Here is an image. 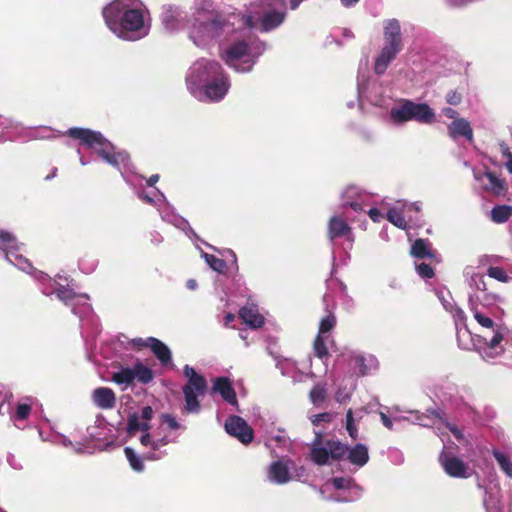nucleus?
I'll return each mask as SVG.
<instances>
[{"mask_svg": "<svg viewBox=\"0 0 512 512\" xmlns=\"http://www.w3.org/2000/svg\"><path fill=\"white\" fill-rule=\"evenodd\" d=\"M188 81L204 86L205 95L212 101L221 100L229 88L228 79L216 61L202 60L193 67Z\"/></svg>", "mask_w": 512, "mask_h": 512, "instance_id": "f257e3e1", "label": "nucleus"}, {"mask_svg": "<svg viewBox=\"0 0 512 512\" xmlns=\"http://www.w3.org/2000/svg\"><path fill=\"white\" fill-rule=\"evenodd\" d=\"M65 135L71 139L79 140L80 144L93 149L96 154L113 167H119L120 162L126 159V154L116 152L114 145L100 132L88 128H69Z\"/></svg>", "mask_w": 512, "mask_h": 512, "instance_id": "f03ea898", "label": "nucleus"}, {"mask_svg": "<svg viewBox=\"0 0 512 512\" xmlns=\"http://www.w3.org/2000/svg\"><path fill=\"white\" fill-rule=\"evenodd\" d=\"M190 37L196 43L197 40L215 38L222 34L228 25L226 17L210 9H198L187 20Z\"/></svg>", "mask_w": 512, "mask_h": 512, "instance_id": "7ed1b4c3", "label": "nucleus"}, {"mask_svg": "<svg viewBox=\"0 0 512 512\" xmlns=\"http://www.w3.org/2000/svg\"><path fill=\"white\" fill-rule=\"evenodd\" d=\"M383 38L384 45L374 62V71L377 75L384 74L389 64L404 48L401 25L397 19L393 18L385 21Z\"/></svg>", "mask_w": 512, "mask_h": 512, "instance_id": "20e7f679", "label": "nucleus"}, {"mask_svg": "<svg viewBox=\"0 0 512 512\" xmlns=\"http://www.w3.org/2000/svg\"><path fill=\"white\" fill-rule=\"evenodd\" d=\"M390 116L395 123L414 120L419 123L430 124L435 119V113L428 104L414 103L411 100H402L398 107L391 109Z\"/></svg>", "mask_w": 512, "mask_h": 512, "instance_id": "39448f33", "label": "nucleus"}, {"mask_svg": "<svg viewBox=\"0 0 512 512\" xmlns=\"http://www.w3.org/2000/svg\"><path fill=\"white\" fill-rule=\"evenodd\" d=\"M225 430L242 444L247 445L253 441V428L240 416H230L225 422Z\"/></svg>", "mask_w": 512, "mask_h": 512, "instance_id": "423d86ee", "label": "nucleus"}, {"mask_svg": "<svg viewBox=\"0 0 512 512\" xmlns=\"http://www.w3.org/2000/svg\"><path fill=\"white\" fill-rule=\"evenodd\" d=\"M439 463L447 475L453 478H468V466L458 457L449 452L442 451Z\"/></svg>", "mask_w": 512, "mask_h": 512, "instance_id": "0eeeda50", "label": "nucleus"}, {"mask_svg": "<svg viewBox=\"0 0 512 512\" xmlns=\"http://www.w3.org/2000/svg\"><path fill=\"white\" fill-rule=\"evenodd\" d=\"M125 11L126 6L120 1H114L103 9L102 15L110 30L117 31L120 29L122 15Z\"/></svg>", "mask_w": 512, "mask_h": 512, "instance_id": "6e6552de", "label": "nucleus"}, {"mask_svg": "<svg viewBox=\"0 0 512 512\" xmlns=\"http://www.w3.org/2000/svg\"><path fill=\"white\" fill-rule=\"evenodd\" d=\"M144 27V16L140 9H127L122 15V32H139Z\"/></svg>", "mask_w": 512, "mask_h": 512, "instance_id": "1a4fd4ad", "label": "nucleus"}, {"mask_svg": "<svg viewBox=\"0 0 512 512\" xmlns=\"http://www.w3.org/2000/svg\"><path fill=\"white\" fill-rule=\"evenodd\" d=\"M94 404L103 410H111L116 406V395L111 388L98 387L92 393Z\"/></svg>", "mask_w": 512, "mask_h": 512, "instance_id": "9d476101", "label": "nucleus"}, {"mask_svg": "<svg viewBox=\"0 0 512 512\" xmlns=\"http://www.w3.org/2000/svg\"><path fill=\"white\" fill-rule=\"evenodd\" d=\"M184 375L188 378V382L183 387H189L191 391L196 392L199 396H204L207 391V381L204 376L198 374L189 365H185Z\"/></svg>", "mask_w": 512, "mask_h": 512, "instance_id": "9b49d317", "label": "nucleus"}, {"mask_svg": "<svg viewBox=\"0 0 512 512\" xmlns=\"http://www.w3.org/2000/svg\"><path fill=\"white\" fill-rule=\"evenodd\" d=\"M213 391L218 392L229 404H237V397L231 381L227 377H218L214 381Z\"/></svg>", "mask_w": 512, "mask_h": 512, "instance_id": "f8f14e48", "label": "nucleus"}, {"mask_svg": "<svg viewBox=\"0 0 512 512\" xmlns=\"http://www.w3.org/2000/svg\"><path fill=\"white\" fill-rule=\"evenodd\" d=\"M269 479L277 484H285L290 481L291 476L287 463L277 460L271 463L268 471Z\"/></svg>", "mask_w": 512, "mask_h": 512, "instance_id": "ddd939ff", "label": "nucleus"}, {"mask_svg": "<svg viewBox=\"0 0 512 512\" xmlns=\"http://www.w3.org/2000/svg\"><path fill=\"white\" fill-rule=\"evenodd\" d=\"M449 135L456 139L459 136L465 137L469 142L473 141V129L465 118L455 119L449 126Z\"/></svg>", "mask_w": 512, "mask_h": 512, "instance_id": "4468645a", "label": "nucleus"}, {"mask_svg": "<svg viewBox=\"0 0 512 512\" xmlns=\"http://www.w3.org/2000/svg\"><path fill=\"white\" fill-rule=\"evenodd\" d=\"M346 459L357 467H363L369 461L367 446L357 443L353 447H348Z\"/></svg>", "mask_w": 512, "mask_h": 512, "instance_id": "2eb2a0df", "label": "nucleus"}, {"mask_svg": "<svg viewBox=\"0 0 512 512\" xmlns=\"http://www.w3.org/2000/svg\"><path fill=\"white\" fill-rule=\"evenodd\" d=\"M350 235L351 227L344 219L338 216H333L330 218L328 222V237L330 240Z\"/></svg>", "mask_w": 512, "mask_h": 512, "instance_id": "dca6fc26", "label": "nucleus"}, {"mask_svg": "<svg viewBox=\"0 0 512 512\" xmlns=\"http://www.w3.org/2000/svg\"><path fill=\"white\" fill-rule=\"evenodd\" d=\"M149 348L162 365H167L172 360V354L168 346L155 337H148Z\"/></svg>", "mask_w": 512, "mask_h": 512, "instance_id": "f3484780", "label": "nucleus"}, {"mask_svg": "<svg viewBox=\"0 0 512 512\" xmlns=\"http://www.w3.org/2000/svg\"><path fill=\"white\" fill-rule=\"evenodd\" d=\"M410 254L419 259H433L436 257V252L431 248L429 242L422 238H418L413 242Z\"/></svg>", "mask_w": 512, "mask_h": 512, "instance_id": "a211bd4d", "label": "nucleus"}, {"mask_svg": "<svg viewBox=\"0 0 512 512\" xmlns=\"http://www.w3.org/2000/svg\"><path fill=\"white\" fill-rule=\"evenodd\" d=\"M286 14L279 11H270L264 14L261 19V31L268 32L279 25H281L285 19Z\"/></svg>", "mask_w": 512, "mask_h": 512, "instance_id": "6ab92c4d", "label": "nucleus"}, {"mask_svg": "<svg viewBox=\"0 0 512 512\" xmlns=\"http://www.w3.org/2000/svg\"><path fill=\"white\" fill-rule=\"evenodd\" d=\"M249 51V45L245 41H238L232 44L225 52V61L231 65L233 61L239 60L246 56Z\"/></svg>", "mask_w": 512, "mask_h": 512, "instance_id": "aec40b11", "label": "nucleus"}, {"mask_svg": "<svg viewBox=\"0 0 512 512\" xmlns=\"http://www.w3.org/2000/svg\"><path fill=\"white\" fill-rule=\"evenodd\" d=\"M239 317L252 328H259L264 324V318L251 307H242L239 310Z\"/></svg>", "mask_w": 512, "mask_h": 512, "instance_id": "412c9836", "label": "nucleus"}, {"mask_svg": "<svg viewBox=\"0 0 512 512\" xmlns=\"http://www.w3.org/2000/svg\"><path fill=\"white\" fill-rule=\"evenodd\" d=\"M139 416L137 413L129 414L127 419V434L131 437L135 436L138 431H142L143 433H149L151 429V425L149 421L143 420V422L139 421Z\"/></svg>", "mask_w": 512, "mask_h": 512, "instance_id": "4be33fe9", "label": "nucleus"}, {"mask_svg": "<svg viewBox=\"0 0 512 512\" xmlns=\"http://www.w3.org/2000/svg\"><path fill=\"white\" fill-rule=\"evenodd\" d=\"M0 250L5 253L6 257L18 252L19 243L16 237L7 231H0Z\"/></svg>", "mask_w": 512, "mask_h": 512, "instance_id": "5701e85b", "label": "nucleus"}, {"mask_svg": "<svg viewBox=\"0 0 512 512\" xmlns=\"http://www.w3.org/2000/svg\"><path fill=\"white\" fill-rule=\"evenodd\" d=\"M325 445L329 449V455L332 460L340 461L346 459L349 446L337 440H327Z\"/></svg>", "mask_w": 512, "mask_h": 512, "instance_id": "b1692460", "label": "nucleus"}, {"mask_svg": "<svg viewBox=\"0 0 512 512\" xmlns=\"http://www.w3.org/2000/svg\"><path fill=\"white\" fill-rule=\"evenodd\" d=\"M134 380H137L141 384H148L154 378V372L151 368L145 366L141 362H137L133 366Z\"/></svg>", "mask_w": 512, "mask_h": 512, "instance_id": "393cba45", "label": "nucleus"}, {"mask_svg": "<svg viewBox=\"0 0 512 512\" xmlns=\"http://www.w3.org/2000/svg\"><path fill=\"white\" fill-rule=\"evenodd\" d=\"M511 216L512 206L509 205H496L491 210V220L497 224L507 222Z\"/></svg>", "mask_w": 512, "mask_h": 512, "instance_id": "a878e982", "label": "nucleus"}, {"mask_svg": "<svg viewBox=\"0 0 512 512\" xmlns=\"http://www.w3.org/2000/svg\"><path fill=\"white\" fill-rule=\"evenodd\" d=\"M488 182L485 184V189L495 195H500L505 190L504 180L498 178L493 172H486L484 174Z\"/></svg>", "mask_w": 512, "mask_h": 512, "instance_id": "bb28decb", "label": "nucleus"}, {"mask_svg": "<svg viewBox=\"0 0 512 512\" xmlns=\"http://www.w3.org/2000/svg\"><path fill=\"white\" fill-rule=\"evenodd\" d=\"M183 394L185 399L184 410L187 413H198L200 411V402L197 399L198 394L191 391L189 387H183Z\"/></svg>", "mask_w": 512, "mask_h": 512, "instance_id": "cd10ccee", "label": "nucleus"}, {"mask_svg": "<svg viewBox=\"0 0 512 512\" xmlns=\"http://www.w3.org/2000/svg\"><path fill=\"white\" fill-rule=\"evenodd\" d=\"M112 381L118 385H132L134 382L133 367H123L112 374Z\"/></svg>", "mask_w": 512, "mask_h": 512, "instance_id": "c85d7f7f", "label": "nucleus"}, {"mask_svg": "<svg viewBox=\"0 0 512 512\" xmlns=\"http://www.w3.org/2000/svg\"><path fill=\"white\" fill-rule=\"evenodd\" d=\"M313 351L314 355L323 362H325L330 357V353L325 343V339L322 335L317 334V336L315 337L313 342Z\"/></svg>", "mask_w": 512, "mask_h": 512, "instance_id": "c756f323", "label": "nucleus"}, {"mask_svg": "<svg viewBox=\"0 0 512 512\" xmlns=\"http://www.w3.org/2000/svg\"><path fill=\"white\" fill-rule=\"evenodd\" d=\"M330 458L329 449L325 447H312L311 448V459L317 465H325L328 463Z\"/></svg>", "mask_w": 512, "mask_h": 512, "instance_id": "7c9ffc66", "label": "nucleus"}, {"mask_svg": "<svg viewBox=\"0 0 512 512\" xmlns=\"http://www.w3.org/2000/svg\"><path fill=\"white\" fill-rule=\"evenodd\" d=\"M387 219L398 228L405 229L407 227V222L403 212L397 208H391L388 210Z\"/></svg>", "mask_w": 512, "mask_h": 512, "instance_id": "2f4dec72", "label": "nucleus"}, {"mask_svg": "<svg viewBox=\"0 0 512 512\" xmlns=\"http://www.w3.org/2000/svg\"><path fill=\"white\" fill-rule=\"evenodd\" d=\"M125 456L131 466V468L136 472H142L144 470V464L142 459L136 455L135 451L130 448L126 447L124 449Z\"/></svg>", "mask_w": 512, "mask_h": 512, "instance_id": "473e14b6", "label": "nucleus"}, {"mask_svg": "<svg viewBox=\"0 0 512 512\" xmlns=\"http://www.w3.org/2000/svg\"><path fill=\"white\" fill-rule=\"evenodd\" d=\"M309 397H310L311 402L314 405H318V404L324 402V400L327 397V390H326L325 385L316 384L315 386H313V388L311 389V391L309 393Z\"/></svg>", "mask_w": 512, "mask_h": 512, "instance_id": "72a5a7b5", "label": "nucleus"}, {"mask_svg": "<svg viewBox=\"0 0 512 512\" xmlns=\"http://www.w3.org/2000/svg\"><path fill=\"white\" fill-rule=\"evenodd\" d=\"M204 259L206 261V263L209 265V267L218 272V273H224L227 265H226V262L221 259V258H218L216 257L215 255H212V254H209V253H204Z\"/></svg>", "mask_w": 512, "mask_h": 512, "instance_id": "f704fd0d", "label": "nucleus"}, {"mask_svg": "<svg viewBox=\"0 0 512 512\" xmlns=\"http://www.w3.org/2000/svg\"><path fill=\"white\" fill-rule=\"evenodd\" d=\"M493 456L497 460L502 471L510 478H512V462L509 457L499 451H494Z\"/></svg>", "mask_w": 512, "mask_h": 512, "instance_id": "c9c22d12", "label": "nucleus"}, {"mask_svg": "<svg viewBox=\"0 0 512 512\" xmlns=\"http://www.w3.org/2000/svg\"><path fill=\"white\" fill-rule=\"evenodd\" d=\"M53 293L60 301L64 302L66 305L76 298L75 291L65 286L58 287L54 290Z\"/></svg>", "mask_w": 512, "mask_h": 512, "instance_id": "e433bc0d", "label": "nucleus"}, {"mask_svg": "<svg viewBox=\"0 0 512 512\" xmlns=\"http://www.w3.org/2000/svg\"><path fill=\"white\" fill-rule=\"evenodd\" d=\"M337 320L334 314L329 313L324 318L321 319L319 324L318 335H324L325 333L330 332L336 326Z\"/></svg>", "mask_w": 512, "mask_h": 512, "instance_id": "4c0bfd02", "label": "nucleus"}, {"mask_svg": "<svg viewBox=\"0 0 512 512\" xmlns=\"http://www.w3.org/2000/svg\"><path fill=\"white\" fill-rule=\"evenodd\" d=\"M487 275L493 279H496L500 282L507 283L510 281V277L507 275L506 271L502 267L498 266H490L487 269Z\"/></svg>", "mask_w": 512, "mask_h": 512, "instance_id": "58836bf2", "label": "nucleus"}, {"mask_svg": "<svg viewBox=\"0 0 512 512\" xmlns=\"http://www.w3.org/2000/svg\"><path fill=\"white\" fill-rule=\"evenodd\" d=\"M365 361V357L361 354H353L350 358V362L353 364L354 368L357 369L360 376L367 374L368 368Z\"/></svg>", "mask_w": 512, "mask_h": 512, "instance_id": "ea45409f", "label": "nucleus"}, {"mask_svg": "<svg viewBox=\"0 0 512 512\" xmlns=\"http://www.w3.org/2000/svg\"><path fill=\"white\" fill-rule=\"evenodd\" d=\"M346 430L353 440L358 439V429L355 424L352 409H349L346 413Z\"/></svg>", "mask_w": 512, "mask_h": 512, "instance_id": "a19ab883", "label": "nucleus"}, {"mask_svg": "<svg viewBox=\"0 0 512 512\" xmlns=\"http://www.w3.org/2000/svg\"><path fill=\"white\" fill-rule=\"evenodd\" d=\"M472 312H473V316L475 318V320L482 326V327H485V328H493L494 326V321L488 317L487 315H485L484 313H482L478 308H473L472 309Z\"/></svg>", "mask_w": 512, "mask_h": 512, "instance_id": "79ce46f5", "label": "nucleus"}, {"mask_svg": "<svg viewBox=\"0 0 512 512\" xmlns=\"http://www.w3.org/2000/svg\"><path fill=\"white\" fill-rule=\"evenodd\" d=\"M416 271L418 275L424 279H431L435 275L433 267L425 262L417 264Z\"/></svg>", "mask_w": 512, "mask_h": 512, "instance_id": "37998d69", "label": "nucleus"}, {"mask_svg": "<svg viewBox=\"0 0 512 512\" xmlns=\"http://www.w3.org/2000/svg\"><path fill=\"white\" fill-rule=\"evenodd\" d=\"M30 413H31V405L22 403L17 406L16 412H15V418L17 420H25L28 418Z\"/></svg>", "mask_w": 512, "mask_h": 512, "instance_id": "c03bdc74", "label": "nucleus"}, {"mask_svg": "<svg viewBox=\"0 0 512 512\" xmlns=\"http://www.w3.org/2000/svg\"><path fill=\"white\" fill-rule=\"evenodd\" d=\"M129 345L136 349L137 351H141L142 349L144 348H149V342H148V338L144 339V338H134V339H131L129 341Z\"/></svg>", "mask_w": 512, "mask_h": 512, "instance_id": "a18cd8bd", "label": "nucleus"}, {"mask_svg": "<svg viewBox=\"0 0 512 512\" xmlns=\"http://www.w3.org/2000/svg\"><path fill=\"white\" fill-rule=\"evenodd\" d=\"M446 101L450 105H459L462 101V94L457 90H451L446 95Z\"/></svg>", "mask_w": 512, "mask_h": 512, "instance_id": "49530a36", "label": "nucleus"}, {"mask_svg": "<svg viewBox=\"0 0 512 512\" xmlns=\"http://www.w3.org/2000/svg\"><path fill=\"white\" fill-rule=\"evenodd\" d=\"M161 419L163 423H166L171 430H177L180 428V424L177 422L175 417L170 414H162Z\"/></svg>", "mask_w": 512, "mask_h": 512, "instance_id": "de8ad7c7", "label": "nucleus"}, {"mask_svg": "<svg viewBox=\"0 0 512 512\" xmlns=\"http://www.w3.org/2000/svg\"><path fill=\"white\" fill-rule=\"evenodd\" d=\"M332 420V416L328 412L320 413L314 415L312 419L313 425H319L321 422H330Z\"/></svg>", "mask_w": 512, "mask_h": 512, "instance_id": "09e8293b", "label": "nucleus"}, {"mask_svg": "<svg viewBox=\"0 0 512 512\" xmlns=\"http://www.w3.org/2000/svg\"><path fill=\"white\" fill-rule=\"evenodd\" d=\"M368 215L373 222H380L383 219V214L378 208H371Z\"/></svg>", "mask_w": 512, "mask_h": 512, "instance_id": "8fccbe9b", "label": "nucleus"}, {"mask_svg": "<svg viewBox=\"0 0 512 512\" xmlns=\"http://www.w3.org/2000/svg\"><path fill=\"white\" fill-rule=\"evenodd\" d=\"M154 411L151 406H145L141 410V419L145 421H150L153 418Z\"/></svg>", "mask_w": 512, "mask_h": 512, "instance_id": "3c124183", "label": "nucleus"}, {"mask_svg": "<svg viewBox=\"0 0 512 512\" xmlns=\"http://www.w3.org/2000/svg\"><path fill=\"white\" fill-rule=\"evenodd\" d=\"M503 341V335L499 332V331H496L494 336L492 337V339L489 341L488 343V346L490 348H495L497 347L501 342Z\"/></svg>", "mask_w": 512, "mask_h": 512, "instance_id": "603ef678", "label": "nucleus"}, {"mask_svg": "<svg viewBox=\"0 0 512 512\" xmlns=\"http://www.w3.org/2000/svg\"><path fill=\"white\" fill-rule=\"evenodd\" d=\"M447 428L449 429V431L454 435V437L457 440H462L464 438L462 431L455 425L447 424Z\"/></svg>", "mask_w": 512, "mask_h": 512, "instance_id": "864d4df0", "label": "nucleus"}, {"mask_svg": "<svg viewBox=\"0 0 512 512\" xmlns=\"http://www.w3.org/2000/svg\"><path fill=\"white\" fill-rule=\"evenodd\" d=\"M442 113L443 115H445L447 118H450V119H458L457 118V115H458V112L453 109V108H450V107H446L442 110Z\"/></svg>", "mask_w": 512, "mask_h": 512, "instance_id": "5fc2aeb1", "label": "nucleus"}, {"mask_svg": "<svg viewBox=\"0 0 512 512\" xmlns=\"http://www.w3.org/2000/svg\"><path fill=\"white\" fill-rule=\"evenodd\" d=\"M380 419L382 421V424L389 430H392L393 428V423L391 421V419L384 413V412H380Z\"/></svg>", "mask_w": 512, "mask_h": 512, "instance_id": "6e6d98bb", "label": "nucleus"}, {"mask_svg": "<svg viewBox=\"0 0 512 512\" xmlns=\"http://www.w3.org/2000/svg\"><path fill=\"white\" fill-rule=\"evenodd\" d=\"M500 148L504 158H506L507 160L512 158V153L510 152L509 147L504 142L500 143Z\"/></svg>", "mask_w": 512, "mask_h": 512, "instance_id": "4d7b16f0", "label": "nucleus"}, {"mask_svg": "<svg viewBox=\"0 0 512 512\" xmlns=\"http://www.w3.org/2000/svg\"><path fill=\"white\" fill-rule=\"evenodd\" d=\"M332 483L336 489H342L345 487V479L342 477L333 478Z\"/></svg>", "mask_w": 512, "mask_h": 512, "instance_id": "13d9d810", "label": "nucleus"}, {"mask_svg": "<svg viewBox=\"0 0 512 512\" xmlns=\"http://www.w3.org/2000/svg\"><path fill=\"white\" fill-rule=\"evenodd\" d=\"M323 443V436H322V433L321 432H316L315 433V438L312 442V447H322Z\"/></svg>", "mask_w": 512, "mask_h": 512, "instance_id": "bf43d9fd", "label": "nucleus"}, {"mask_svg": "<svg viewBox=\"0 0 512 512\" xmlns=\"http://www.w3.org/2000/svg\"><path fill=\"white\" fill-rule=\"evenodd\" d=\"M151 436H150V433H144L141 438H140V443L143 445V446H151Z\"/></svg>", "mask_w": 512, "mask_h": 512, "instance_id": "052dcab7", "label": "nucleus"}, {"mask_svg": "<svg viewBox=\"0 0 512 512\" xmlns=\"http://www.w3.org/2000/svg\"><path fill=\"white\" fill-rule=\"evenodd\" d=\"M171 11H167L166 14L163 16V22L166 24L169 28H174V25L172 23V15H170Z\"/></svg>", "mask_w": 512, "mask_h": 512, "instance_id": "680f3d73", "label": "nucleus"}, {"mask_svg": "<svg viewBox=\"0 0 512 512\" xmlns=\"http://www.w3.org/2000/svg\"><path fill=\"white\" fill-rule=\"evenodd\" d=\"M159 180V175L158 174H153L151 175L147 181H146V184L149 186V187H152L154 186Z\"/></svg>", "mask_w": 512, "mask_h": 512, "instance_id": "e2e57ef3", "label": "nucleus"}, {"mask_svg": "<svg viewBox=\"0 0 512 512\" xmlns=\"http://www.w3.org/2000/svg\"><path fill=\"white\" fill-rule=\"evenodd\" d=\"M358 2H359V0H341V3L345 7H352L355 4H357Z\"/></svg>", "mask_w": 512, "mask_h": 512, "instance_id": "0e129e2a", "label": "nucleus"}, {"mask_svg": "<svg viewBox=\"0 0 512 512\" xmlns=\"http://www.w3.org/2000/svg\"><path fill=\"white\" fill-rule=\"evenodd\" d=\"M153 450H158L160 447H161V444L159 442V440H154L151 442V446H150Z\"/></svg>", "mask_w": 512, "mask_h": 512, "instance_id": "69168bd1", "label": "nucleus"}, {"mask_svg": "<svg viewBox=\"0 0 512 512\" xmlns=\"http://www.w3.org/2000/svg\"><path fill=\"white\" fill-rule=\"evenodd\" d=\"M246 26L249 27V28H252L254 26V21H253V18L251 16H248L246 18Z\"/></svg>", "mask_w": 512, "mask_h": 512, "instance_id": "338daca9", "label": "nucleus"}, {"mask_svg": "<svg viewBox=\"0 0 512 512\" xmlns=\"http://www.w3.org/2000/svg\"><path fill=\"white\" fill-rule=\"evenodd\" d=\"M506 168L510 173H512V158L507 161Z\"/></svg>", "mask_w": 512, "mask_h": 512, "instance_id": "774afa93", "label": "nucleus"}]
</instances>
